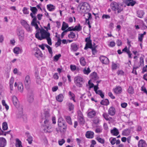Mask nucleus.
<instances>
[{
	"mask_svg": "<svg viewBox=\"0 0 147 147\" xmlns=\"http://www.w3.org/2000/svg\"><path fill=\"white\" fill-rule=\"evenodd\" d=\"M95 93L96 94L100 95L102 98H104V95L101 90H98V91L96 92Z\"/></svg>",
	"mask_w": 147,
	"mask_h": 147,
	"instance_id": "obj_44",
	"label": "nucleus"
},
{
	"mask_svg": "<svg viewBox=\"0 0 147 147\" xmlns=\"http://www.w3.org/2000/svg\"><path fill=\"white\" fill-rule=\"evenodd\" d=\"M82 29V26L79 24L75 26L74 28H73V31H80Z\"/></svg>",
	"mask_w": 147,
	"mask_h": 147,
	"instance_id": "obj_26",
	"label": "nucleus"
},
{
	"mask_svg": "<svg viewBox=\"0 0 147 147\" xmlns=\"http://www.w3.org/2000/svg\"><path fill=\"white\" fill-rule=\"evenodd\" d=\"M21 23L24 27L28 24L27 22L24 20L21 21Z\"/></svg>",
	"mask_w": 147,
	"mask_h": 147,
	"instance_id": "obj_61",
	"label": "nucleus"
},
{
	"mask_svg": "<svg viewBox=\"0 0 147 147\" xmlns=\"http://www.w3.org/2000/svg\"><path fill=\"white\" fill-rule=\"evenodd\" d=\"M36 29V33L35 34V37L38 40H42L50 36V33L44 29L42 28L40 29L38 27V28Z\"/></svg>",
	"mask_w": 147,
	"mask_h": 147,
	"instance_id": "obj_1",
	"label": "nucleus"
},
{
	"mask_svg": "<svg viewBox=\"0 0 147 147\" xmlns=\"http://www.w3.org/2000/svg\"><path fill=\"white\" fill-rule=\"evenodd\" d=\"M122 91V88L120 86H117L114 90V92L116 94H119Z\"/></svg>",
	"mask_w": 147,
	"mask_h": 147,
	"instance_id": "obj_19",
	"label": "nucleus"
},
{
	"mask_svg": "<svg viewBox=\"0 0 147 147\" xmlns=\"http://www.w3.org/2000/svg\"><path fill=\"white\" fill-rule=\"evenodd\" d=\"M119 63H116L114 62H112V68L113 69H116L117 68L119 67Z\"/></svg>",
	"mask_w": 147,
	"mask_h": 147,
	"instance_id": "obj_31",
	"label": "nucleus"
},
{
	"mask_svg": "<svg viewBox=\"0 0 147 147\" xmlns=\"http://www.w3.org/2000/svg\"><path fill=\"white\" fill-rule=\"evenodd\" d=\"M111 9L114 11L117 10L118 13H119L123 10V7L121 4L115 2H113L111 4Z\"/></svg>",
	"mask_w": 147,
	"mask_h": 147,
	"instance_id": "obj_4",
	"label": "nucleus"
},
{
	"mask_svg": "<svg viewBox=\"0 0 147 147\" xmlns=\"http://www.w3.org/2000/svg\"><path fill=\"white\" fill-rule=\"evenodd\" d=\"M78 49V46L75 43H72L71 45V49L74 51H76Z\"/></svg>",
	"mask_w": 147,
	"mask_h": 147,
	"instance_id": "obj_17",
	"label": "nucleus"
},
{
	"mask_svg": "<svg viewBox=\"0 0 147 147\" xmlns=\"http://www.w3.org/2000/svg\"><path fill=\"white\" fill-rule=\"evenodd\" d=\"M140 65H143L144 63V59L142 57H141L140 58Z\"/></svg>",
	"mask_w": 147,
	"mask_h": 147,
	"instance_id": "obj_60",
	"label": "nucleus"
},
{
	"mask_svg": "<svg viewBox=\"0 0 147 147\" xmlns=\"http://www.w3.org/2000/svg\"><path fill=\"white\" fill-rule=\"evenodd\" d=\"M96 139L99 143L104 144L105 142V140L104 139L100 138L99 136L97 137L96 138Z\"/></svg>",
	"mask_w": 147,
	"mask_h": 147,
	"instance_id": "obj_36",
	"label": "nucleus"
},
{
	"mask_svg": "<svg viewBox=\"0 0 147 147\" xmlns=\"http://www.w3.org/2000/svg\"><path fill=\"white\" fill-rule=\"evenodd\" d=\"M93 121L94 123L96 124L99 123V120L98 117H94Z\"/></svg>",
	"mask_w": 147,
	"mask_h": 147,
	"instance_id": "obj_53",
	"label": "nucleus"
},
{
	"mask_svg": "<svg viewBox=\"0 0 147 147\" xmlns=\"http://www.w3.org/2000/svg\"><path fill=\"white\" fill-rule=\"evenodd\" d=\"M83 72L84 74L86 75H88L91 72V71L89 67L86 68L85 67L83 70Z\"/></svg>",
	"mask_w": 147,
	"mask_h": 147,
	"instance_id": "obj_37",
	"label": "nucleus"
},
{
	"mask_svg": "<svg viewBox=\"0 0 147 147\" xmlns=\"http://www.w3.org/2000/svg\"><path fill=\"white\" fill-rule=\"evenodd\" d=\"M7 145L6 139L3 137H0V147H5Z\"/></svg>",
	"mask_w": 147,
	"mask_h": 147,
	"instance_id": "obj_11",
	"label": "nucleus"
},
{
	"mask_svg": "<svg viewBox=\"0 0 147 147\" xmlns=\"http://www.w3.org/2000/svg\"><path fill=\"white\" fill-rule=\"evenodd\" d=\"M130 131L128 129H124L122 132V135L124 136H127L129 135Z\"/></svg>",
	"mask_w": 147,
	"mask_h": 147,
	"instance_id": "obj_28",
	"label": "nucleus"
},
{
	"mask_svg": "<svg viewBox=\"0 0 147 147\" xmlns=\"http://www.w3.org/2000/svg\"><path fill=\"white\" fill-rule=\"evenodd\" d=\"M91 76L92 78L94 79H96L97 78V74L95 72H93L91 73Z\"/></svg>",
	"mask_w": 147,
	"mask_h": 147,
	"instance_id": "obj_54",
	"label": "nucleus"
},
{
	"mask_svg": "<svg viewBox=\"0 0 147 147\" xmlns=\"http://www.w3.org/2000/svg\"><path fill=\"white\" fill-rule=\"evenodd\" d=\"M146 143L145 141L143 140H141L138 142V147H146Z\"/></svg>",
	"mask_w": 147,
	"mask_h": 147,
	"instance_id": "obj_20",
	"label": "nucleus"
},
{
	"mask_svg": "<svg viewBox=\"0 0 147 147\" xmlns=\"http://www.w3.org/2000/svg\"><path fill=\"white\" fill-rule=\"evenodd\" d=\"M88 35V36L85 39V41L86 42V43L92 42V40L91 39L90 34H89Z\"/></svg>",
	"mask_w": 147,
	"mask_h": 147,
	"instance_id": "obj_50",
	"label": "nucleus"
},
{
	"mask_svg": "<svg viewBox=\"0 0 147 147\" xmlns=\"http://www.w3.org/2000/svg\"><path fill=\"white\" fill-rule=\"evenodd\" d=\"M30 10L32 11V13H30V15L33 18L31 22V25L34 26L35 29L38 28V25L37 23L40 24V22L37 20L36 17L35 16V14L37 11V9L36 7H32L30 6Z\"/></svg>",
	"mask_w": 147,
	"mask_h": 147,
	"instance_id": "obj_2",
	"label": "nucleus"
},
{
	"mask_svg": "<svg viewBox=\"0 0 147 147\" xmlns=\"http://www.w3.org/2000/svg\"><path fill=\"white\" fill-rule=\"evenodd\" d=\"M58 129L60 131H64L66 130L67 125L65 121L62 117L59 118L58 121Z\"/></svg>",
	"mask_w": 147,
	"mask_h": 147,
	"instance_id": "obj_3",
	"label": "nucleus"
},
{
	"mask_svg": "<svg viewBox=\"0 0 147 147\" xmlns=\"http://www.w3.org/2000/svg\"><path fill=\"white\" fill-rule=\"evenodd\" d=\"M99 59L100 61L103 64H108L109 63V59L104 56H101L99 57Z\"/></svg>",
	"mask_w": 147,
	"mask_h": 147,
	"instance_id": "obj_9",
	"label": "nucleus"
},
{
	"mask_svg": "<svg viewBox=\"0 0 147 147\" xmlns=\"http://www.w3.org/2000/svg\"><path fill=\"white\" fill-rule=\"evenodd\" d=\"M141 90L147 95V91L146 88L144 86L141 87Z\"/></svg>",
	"mask_w": 147,
	"mask_h": 147,
	"instance_id": "obj_64",
	"label": "nucleus"
},
{
	"mask_svg": "<svg viewBox=\"0 0 147 147\" xmlns=\"http://www.w3.org/2000/svg\"><path fill=\"white\" fill-rule=\"evenodd\" d=\"M80 62L81 65L82 66H84L86 64V62L85 61V58L83 57L80 59Z\"/></svg>",
	"mask_w": 147,
	"mask_h": 147,
	"instance_id": "obj_35",
	"label": "nucleus"
},
{
	"mask_svg": "<svg viewBox=\"0 0 147 147\" xmlns=\"http://www.w3.org/2000/svg\"><path fill=\"white\" fill-rule=\"evenodd\" d=\"M94 133L93 132L89 131L86 132L85 136L87 138L92 139L94 137Z\"/></svg>",
	"mask_w": 147,
	"mask_h": 147,
	"instance_id": "obj_13",
	"label": "nucleus"
},
{
	"mask_svg": "<svg viewBox=\"0 0 147 147\" xmlns=\"http://www.w3.org/2000/svg\"><path fill=\"white\" fill-rule=\"evenodd\" d=\"M65 118L66 122L69 124L72 125V124L71 119L69 116H65Z\"/></svg>",
	"mask_w": 147,
	"mask_h": 147,
	"instance_id": "obj_29",
	"label": "nucleus"
},
{
	"mask_svg": "<svg viewBox=\"0 0 147 147\" xmlns=\"http://www.w3.org/2000/svg\"><path fill=\"white\" fill-rule=\"evenodd\" d=\"M12 100L14 105L16 107H18L19 105V102L16 96H12Z\"/></svg>",
	"mask_w": 147,
	"mask_h": 147,
	"instance_id": "obj_12",
	"label": "nucleus"
},
{
	"mask_svg": "<svg viewBox=\"0 0 147 147\" xmlns=\"http://www.w3.org/2000/svg\"><path fill=\"white\" fill-rule=\"evenodd\" d=\"M69 38H74L76 37L75 34L73 32H71L68 35Z\"/></svg>",
	"mask_w": 147,
	"mask_h": 147,
	"instance_id": "obj_42",
	"label": "nucleus"
},
{
	"mask_svg": "<svg viewBox=\"0 0 147 147\" xmlns=\"http://www.w3.org/2000/svg\"><path fill=\"white\" fill-rule=\"evenodd\" d=\"M34 98L33 93L28 94V100L30 103H31L33 101Z\"/></svg>",
	"mask_w": 147,
	"mask_h": 147,
	"instance_id": "obj_21",
	"label": "nucleus"
},
{
	"mask_svg": "<svg viewBox=\"0 0 147 147\" xmlns=\"http://www.w3.org/2000/svg\"><path fill=\"white\" fill-rule=\"evenodd\" d=\"M128 6H133L136 3V2L134 1H131L126 3Z\"/></svg>",
	"mask_w": 147,
	"mask_h": 147,
	"instance_id": "obj_45",
	"label": "nucleus"
},
{
	"mask_svg": "<svg viewBox=\"0 0 147 147\" xmlns=\"http://www.w3.org/2000/svg\"><path fill=\"white\" fill-rule=\"evenodd\" d=\"M69 96L70 97V99L71 100H72L74 102H75L76 100L75 99V94L69 91Z\"/></svg>",
	"mask_w": 147,
	"mask_h": 147,
	"instance_id": "obj_34",
	"label": "nucleus"
},
{
	"mask_svg": "<svg viewBox=\"0 0 147 147\" xmlns=\"http://www.w3.org/2000/svg\"><path fill=\"white\" fill-rule=\"evenodd\" d=\"M136 13L137 17L140 18H142L145 13L143 11L139 10L137 11Z\"/></svg>",
	"mask_w": 147,
	"mask_h": 147,
	"instance_id": "obj_16",
	"label": "nucleus"
},
{
	"mask_svg": "<svg viewBox=\"0 0 147 147\" xmlns=\"http://www.w3.org/2000/svg\"><path fill=\"white\" fill-rule=\"evenodd\" d=\"M102 116L107 121L109 120V115L107 113H103L102 114Z\"/></svg>",
	"mask_w": 147,
	"mask_h": 147,
	"instance_id": "obj_48",
	"label": "nucleus"
},
{
	"mask_svg": "<svg viewBox=\"0 0 147 147\" xmlns=\"http://www.w3.org/2000/svg\"><path fill=\"white\" fill-rule=\"evenodd\" d=\"M144 37V36L142 34H139L138 36V41L142 42L143 39Z\"/></svg>",
	"mask_w": 147,
	"mask_h": 147,
	"instance_id": "obj_51",
	"label": "nucleus"
},
{
	"mask_svg": "<svg viewBox=\"0 0 147 147\" xmlns=\"http://www.w3.org/2000/svg\"><path fill=\"white\" fill-rule=\"evenodd\" d=\"M129 94H132L134 93V92L133 88L131 86H129L127 90Z\"/></svg>",
	"mask_w": 147,
	"mask_h": 147,
	"instance_id": "obj_40",
	"label": "nucleus"
},
{
	"mask_svg": "<svg viewBox=\"0 0 147 147\" xmlns=\"http://www.w3.org/2000/svg\"><path fill=\"white\" fill-rule=\"evenodd\" d=\"M52 127L51 125H48V126H46V127L45 128L44 130L45 132H50L51 131V129Z\"/></svg>",
	"mask_w": 147,
	"mask_h": 147,
	"instance_id": "obj_27",
	"label": "nucleus"
},
{
	"mask_svg": "<svg viewBox=\"0 0 147 147\" xmlns=\"http://www.w3.org/2000/svg\"><path fill=\"white\" fill-rule=\"evenodd\" d=\"M16 147H22V142L18 138L16 139Z\"/></svg>",
	"mask_w": 147,
	"mask_h": 147,
	"instance_id": "obj_33",
	"label": "nucleus"
},
{
	"mask_svg": "<svg viewBox=\"0 0 147 147\" xmlns=\"http://www.w3.org/2000/svg\"><path fill=\"white\" fill-rule=\"evenodd\" d=\"M97 46H93V47L91 49L93 55H95L97 52V51L96 49V48Z\"/></svg>",
	"mask_w": 147,
	"mask_h": 147,
	"instance_id": "obj_46",
	"label": "nucleus"
},
{
	"mask_svg": "<svg viewBox=\"0 0 147 147\" xmlns=\"http://www.w3.org/2000/svg\"><path fill=\"white\" fill-rule=\"evenodd\" d=\"M68 27V25L65 22H63L61 29L62 30H65Z\"/></svg>",
	"mask_w": 147,
	"mask_h": 147,
	"instance_id": "obj_41",
	"label": "nucleus"
},
{
	"mask_svg": "<svg viewBox=\"0 0 147 147\" xmlns=\"http://www.w3.org/2000/svg\"><path fill=\"white\" fill-rule=\"evenodd\" d=\"M16 32L19 40L21 42L22 41L24 40V30L21 28H18L17 29Z\"/></svg>",
	"mask_w": 147,
	"mask_h": 147,
	"instance_id": "obj_6",
	"label": "nucleus"
},
{
	"mask_svg": "<svg viewBox=\"0 0 147 147\" xmlns=\"http://www.w3.org/2000/svg\"><path fill=\"white\" fill-rule=\"evenodd\" d=\"M70 68L71 71H74L76 69V67L75 65H70Z\"/></svg>",
	"mask_w": 147,
	"mask_h": 147,
	"instance_id": "obj_58",
	"label": "nucleus"
},
{
	"mask_svg": "<svg viewBox=\"0 0 147 147\" xmlns=\"http://www.w3.org/2000/svg\"><path fill=\"white\" fill-rule=\"evenodd\" d=\"M23 13L25 14H28L29 13L27 9L25 7L23 8Z\"/></svg>",
	"mask_w": 147,
	"mask_h": 147,
	"instance_id": "obj_62",
	"label": "nucleus"
},
{
	"mask_svg": "<svg viewBox=\"0 0 147 147\" xmlns=\"http://www.w3.org/2000/svg\"><path fill=\"white\" fill-rule=\"evenodd\" d=\"M95 132L96 133H100L102 132V129L100 128H97L95 130Z\"/></svg>",
	"mask_w": 147,
	"mask_h": 147,
	"instance_id": "obj_63",
	"label": "nucleus"
},
{
	"mask_svg": "<svg viewBox=\"0 0 147 147\" xmlns=\"http://www.w3.org/2000/svg\"><path fill=\"white\" fill-rule=\"evenodd\" d=\"M67 104L69 107V111H71L74 109V106L72 103L68 102L67 103Z\"/></svg>",
	"mask_w": 147,
	"mask_h": 147,
	"instance_id": "obj_39",
	"label": "nucleus"
},
{
	"mask_svg": "<svg viewBox=\"0 0 147 147\" xmlns=\"http://www.w3.org/2000/svg\"><path fill=\"white\" fill-rule=\"evenodd\" d=\"M46 39L47 40L48 44L50 45H51L52 44L51 42V40L50 36L47 37Z\"/></svg>",
	"mask_w": 147,
	"mask_h": 147,
	"instance_id": "obj_57",
	"label": "nucleus"
},
{
	"mask_svg": "<svg viewBox=\"0 0 147 147\" xmlns=\"http://www.w3.org/2000/svg\"><path fill=\"white\" fill-rule=\"evenodd\" d=\"M109 140L111 144L113 145L115 144L116 141V138H111L109 139Z\"/></svg>",
	"mask_w": 147,
	"mask_h": 147,
	"instance_id": "obj_49",
	"label": "nucleus"
},
{
	"mask_svg": "<svg viewBox=\"0 0 147 147\" xmlns=\"http://www.w3.org/2000/svg\"><path fill=\"white\" fill-rule=\"evenodd\" d=\"M101 105H109V102L107 99L102 100L100 102Z\"/></svg>",
	"mask_w": 147,
	"mask_h": 147,
	"instance_id": "obj_25",
	"label": "nucleus"
},
{
	"mask_svg": "<svg viewBox=\"0 0 147 147\" xmlns=\"http://www.w3.org/2000/svg\"><path fill=\"white\" fill-rule=\"evenodd\" d=\"M47 8L49 11H52L55 9V7L53 5L49 4L47 5Z\"/></svg>",
	"mask_w": 147,
	"mask_h": 147,
	"instance_id": "obj_30",
	"label": "nucleus"
},
{
	"mask_svg": "<svg viewBox=\"0 0 147 147\" xmlns=\"http://www.w3.org/2000/svg\"><path fill=\"white\" fill-rule=\"evenodd\" d=\"M63 95L62 94H60L57 96L56 98L57 100L59 102H61L63 101Z\"/></svg>",
	"mask_w": 147,
	"mask_h": 147,
	"instance_id": "obj_24",
	"label": "nucleus"
},
{
	"mask_svg": "<svg viewBox=\"0 0 147 147\" xmlns=\"http://www.w3.org/2000/svg\"><path fill=\"white\" fill-rule=\"evenodd\" d=\"M96 115V111L93 109H91L90 111L89 110L87 115L88 118H92L94 117Z\"/></svg>",
	"mask_w": 147,
	"mask_h": 147,
	"instance_id": "obj_10",
	"label": "nucleus"
},
{
	"mask_svg": "<svg viewBox=\"0 0 147 147\" xmlns=\"http://www.w3.org/2000/svg\"><path fill=\"white\" fill-rule=\"evenodd\" d=\"M94 46H92V42H88L86 43L85 45V46L84 47V49L85 50H87L89 48L91 49Z\"/></svg>",
	"mask_w": 147,
	"mask_h": 147,
	"instance_id": "obj_22",
	"label": "nucleus"
},
{
	"mask_svg": "<svg viewBox=\"0 0 147 147\" xmlns=\"http://www.w3.org/2000/svg\"><path fill=\"white\" fill-rule=\"evenodd\" d=\"M24 83L26 88L29 89L31 85V80L29 75L26 76L24 80Z\"/></svg>",
	"mask_w": 147,
	"mask_h": 147,
	"instance_id": "obj_8",
	"label": "nucleus"
},
{
	"mask_svg": "<svg viewBox=\"0 0 147 147\" xmlns=\"http://www.w3.org/2000/svg\"><path fill=\"white\" fill-rule=\"evenodd\" d=\"M18 89L20 92H23V87L22 84V83H20L18 84Z\"/></svg>",
	"mask_w": 147,
	"mask_h": 147,
	"instance_id": "obj_43",
	"label": "nucleus"
},
{
	"mask_svg": "<svg viewBox=\"0 0 147 147\" xmlns=\"http://www.w3.org/2000/svg\"><path fill=\"white\" fill-rule=\"evenodd\" d=\"M61 40L60 38H59L58 39L57 41V42L55 44V45H57V46H56V47H57L58 46H60V45L61 43Z\"/></svg>",
	"mask_w": 147,
	"mask_h": 147,
	"instance_id": "obj_55",
	"label": "nucleus"
},
{
	"mask_svg": "<svg viewBox=\"0 0 147 147\" xmlns=\"http://www.w3.org/2000/svg\"><path fill=\"white\" fill-rule=\"evenodd\" d=\"M102 19H110V16L109 15L107 14H103L102 16Z\"/></svg>",
	"mask_w": 147,
	"mask_h": 147,
	"instance_id": "obj_59",
	"label": "nucleus"
},
{
	"mask_svg": "<svg viewBox=\"0 0 147 147\" xmlns=\"http://www.w3.org/2000/svg\"><path fill=\"white\" fill-rule=\"evenodd\" d=\"M116 44L118 46H121L122 45V42L121 40L118 39L116 41Z\"/></svg>",
	"mask_w": 147,
	"mask_h": 147,
	"instance_id": "obj_56",
	"label": "nucleus"
},
{
	"mask_svg": "<svg viewBox=\"0 0 147 147\" xmlns=\"http://www.w3.org/2000/svg\"><path fill=\"white\" fill-rule=\"evenodd\" d=\"M24 27L28 32H31L32 31V28L30 27V25L28 24H26Z\"/></svg>",
	"mask_w": 147,
	"mask_h": 147,
	"instance_id": "obj_47",
	"label": "nucleus"
},
{
	"mask_svg": "<svg viewBox=\"0 0 147 147\" xmlns=\"http://www.w3.org/2000/svg\"><path fill=\"white\" fill-rule=\"evenodd\" d=\"M61 56V55L60 54L56 55L53 57L54 60L56 61H57Z\"/></svg>",
	"mask_w": 147,
	"mask_h": 147,
	"instance_id": "obj_52",
	"label": "nucleus"
},
{
	"mask_svg": "<svg viewBox=\"0 0 147 147\" xmlns=\"http://www.w3.org/2000/svg\"><path fill=\"white\" fill-rule=\"evenodd\" d=\"M74 82L77 86L81 87L82 86V83L84 82V80L81 77L76 76L74 78Z\"/></svg>",
	"mask_w": 147,
	"mask_h": 147,
	"instance_id": "obj_5",
	"label": "nucleus"
},
{
	"mask_svg": "<svg viewBox=\"0 0 147 147\" xmlns=\"http://www.w3.org/2000/svg\"><path fill=\"white\" fill-rule=\"evenodd\" d=\"M108 114L111 116L114 115L115 113V108L113 107H111L109 108L108 110Z\"/></svg>",
	"mask_w": 147,
	"mask_h": 147,
	"instance_id": "obj_14",
	"label": "nucleus"
},
{
	"mask_svg": "<svg viewBox=\"0 0 147 147\" xmlns=\"http://www.w3.org/2000/svg\"><path fill=\"white\" fill-rule=\"evenodd\" d=\"M78 119L79 123L82 125H83L85 123V120L84 117L82 112L79 111L78 112Z\"/></svg>",
	"mask_w": 147,
	"mask_h": 147,
	"instance_id": "obj_7",
	"label": "nucleus"
},
{
	"mask_svg": "<svg viewBox=\"0 0 147 147\" xmlns=\"http://www.w3.org/2000/svg\"><path fill=\"white\" fill-rule=\"evenodd\" d=\"M35 55L36 57H38L39 56L42 57L43 54L40 50L38 49V50H37L36 52H35Z\"/></svg>",
	"mask_w": 147,
	"mask_h": 147,
	"instance_id": "obj_38",
	"label": "nucleus"
},
{
	"mask_svg": "<svg viewBox=\"0 0 147 147\" xmlns=\"http://www.w3.org/2000/svg\"><path fill=\"white\" fill-rule=\"evenodd\" d=\"M2 129L3 130H7L8 128V124L7 122H4L2 124Z\"/></svg>",
	"mask_w": 147,
	"mask_h": 147,
	"instance_id": "obj_32",
	"label": "nucleus"
},
{
	"mask_svg": "<svg viewBox=\"0 0 147 147\" xmlns=\"http://www.w3.org/2000/svg\"><path fill=\"white\" fill-rule=\"evenodd\" d=\"M110 132L112 135L114 136H117L119 134L118 129L115 127L111 130Z\"/></svg>",
	"mask_w": 147,
	"mask_h": 147,
	"instance_id": "obj_15",
	"label": "nucleus"
},
{
	"mask_svg": "<svg viewBox=\"0 0 147 147\" xmlns=\"http://www.w3.org/2000/svg\"><path fill=\"white\" fill-rule=\"evenodd\" d=\"M22 49L19 47H16L13 50L14 53L16 54H18L22 52Z\"/></svg>",
	"mask_w": 147,
	"mask_h": 147,
	"instance_id": "obj_23",
	"label": "nucleus"
},
{
	"mask_svg": "<svg viewBox=\"0 0 147 147\" xmlns=\"http://www.w3.org/2000/svg\"><path fill=\"white\" fill-rule=\"evenodd\" d=\"M26 134H27V137H28L27 140L29 144H31L32 143V141H33L32 137L30 135L28 132H26Z\"/></svg>",
	"mask_w": 147,
	"mask_h": 147,
	"instance_id": "obj_18",
	"label": "nucleus"
}]
</instances>
